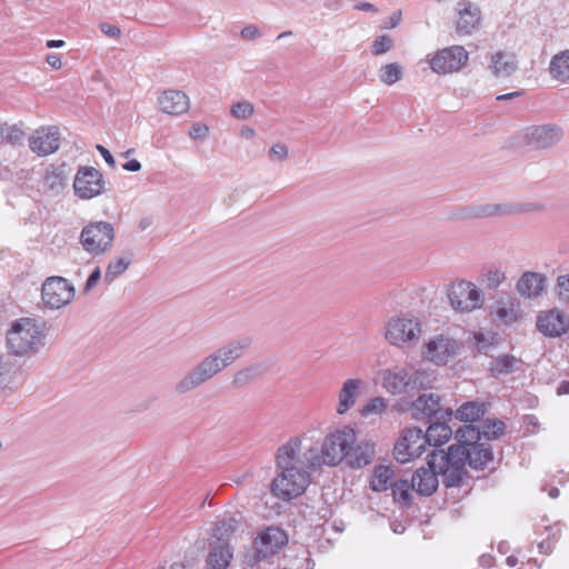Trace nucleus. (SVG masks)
I'll list each match as a JSON object with an SVG mask.
<instances>
[{"label":"nucleus","mask_w":569,"mask_h":569,"mask_svg":"<svg viewBox=\"0 0 569 569\" xmlns=\"http://www.w3.org/2000/svg\"><path fill=\"white\" fill-rule=\"evenodd\" d=\"M24 138L23 130L17 124H3V133L1 139L8 143L17 144L20 143Z\"/></svg>","instance_id":"obj_44"},{"label":"nucleus","mask_w":569,"mask_h":569,"mask_svg":"<svg viewBox=\"0 0 569 569\" xmlns=\"http://www.w3.org/2000/svg\"><path fill=\"white\" fill-rule=\"evenodd\" d=\"M233 553L230 545L219 541H209V551L206 559V569H227Z\"/></svg>","instance_id":"obj_26"},{"label":"nucleus","mask_w":569,"mask_h":569,"mask_svg":"<svg viewBox=\"0 0 569 569\" xmlns=\"http://www.w3.org/2000/svg\"><path fill=\"white\" fill-rule=\"evenodd\" d=\"M46 61L53 69H60L62 66L60 57L56 53L48 54Z\"/></svg>","instance_id":"obj_59"},{"label":"nucleus","mask_w":569,"mask_h":569,"mask_svg":"<svg viewBox=\"0 0 569 569\" xmlns=\"http://www.w3.org/2000/svg\"><path fill=\"white\" fill-rule=\"evenodd\" d=\"M104 187L101 172L93 167H81L74 178L73 189L82 199H91L99 196Z\"/></svg>","instance_id":"obj_16"},{"label":"nucleus","mask_w":569,"mask_h":569,"mask_svg":"<svg viewBox=\"0 0 569 569\" xmlns=\"http://www.w3.org/2000/svg\"><path fill=\"white\" fill-rule=\"evenodd\" d=\"M447 296L450 306L460 312H471L479 309L483 305V296L481 291L470 281L460 280L453 282Z\"/></svg>","instance_id":"obj_10"},{"label":"nucleus","mask_w":569,"mask_h":569,"mask_svg":"<svg viewBox=\"0 0 569 569\" xmlns=\"http://www.w3.org/2000/svg\"><path fill=\"white\" fill-rule=\"evenodd\" d=\"M537 328L543 336L557 338L569 329V319L559 309H551L538 316Z\"/></svg>","instance_id":"obj_19"},{"label":"nucleus","mask_w":569,"mask_h":569,"mask_svg":"<svg viewBox=\"0 0 569 569\" xmlns=\"http://www.w3.org/2000/svg\"><path fill=\"white\" fill-rule=\"evenodd\" d=\"M432 458L443 466L449 463L446 472V487H457L462 481L466 471V463L472 469L483 470L493 460L492 448L489 443H476L472 447L450 446L447 451L440 450ZM435 465V461H432Z\"/></svg>","instance_id":"obj_2"},{"label":"nucleus","mask_w":569,"mask_h":569,"mask_svg":"<svg viewBox=\"0 0 569 569\" xmlns=\"http://www.w3.org/2000/svg\"><path fill=\"white\" fill-rule=\"evenodd\" d=\"M393 47V40L388 34L377 37L371 44V53L373 56H381Z\"/></svg>","instance_id":"obj_45"},{"label":"nucleus","mask_w":569,"mask_h":569,"mask_svg":"<svg viewBox=\"0 0 569 569\" xmlns=\"http://www.w3.org/2000/svg\"><path fill=\"white\" fill-rule=\"evenodd\" d=\"M264 375V367L261 363H251L239 369L232 377V385L236 388H243Z\"/></svg>","instance_id":"obj_31"},{"label":"nucleus","mask_w":569,"mask_h":569,"mask_svg":"<svg viewBox=\"0 0 569 569\" xmlns=\"http://www.w3.org/2000/svg\"><path fill=\"white\" fill-rule=\"evenodd\" d=\"M74 287L63 277H49L41 288L43 305L52 310L69 305L74 298Z\"/></svg>","instance_id":"obj_11"},{"label":"nucleus","mask_w":569,"mask_h":569,"mask_svg":"<svg viewBox=\"0 0 569 569\" xmlns=\"http://www.w3.org/2000/svg\"><path fill=\"white\" fill-rule=\"evenodd\" d=\"M100 30L103 34L109 38L118 39L121 36V30L114 24H110L107 22H102L100 24Z\"/></svg>","instance_id":"obj_56"},{"label":"nucleus","mask_w":569,"mask_h":569,"mask_svg":"<svg viewBox=\"0 0 569 569\" xmlns=\"http://www.w3.org/2000/svg\"><path fill=\"white\" fill-rule=\"evenodd\" d=\"M289 156L288 147L282 142L272 144L269 150V159L271 161H284Z\"/></svg>","instance_id":"obj_50"},{"label":"nucleus","mask_w":569,"mask_h":569,"mask_svg":"<svg viewBox=\"0 0 569 569\" xmlns=\"http://www.w3.org/2000/svg\"><path fill=\"white\" fill-rule=\"evenodd\" d=\"M66 166H49L43 176V184L51 191L60 192L66 183Z\"/></svg>","instance_id":"obj_32"},{"label":"nucleus","mask_w":569,"mask_h":569,"mask_svg":"<svg viewBox=\"0 0 569 569\" xmlns=\"http://www.w3.org/2000/svg\"><path fill=\"white\" fill-rule=\"evenodd\" d=\"M459 17L456 24L457 32L465 36L471 34L480 24V8L470 1H462L459 3Z\"/></svg>","instance_id":"obj_21"},{"label":"nucleus","mask_w":569,"mask_h":569,"mask_svg":"<svg viewBox=\"0 0 569 569\" xmlns=\"http://www.w3.org/2000/svg\"><path fill=\"white\" fill-rule=\"evenodd\" d=\"M251 345L250 337H239L214 349L176 382V392L184 395L203 386L242 358Z\"/></svg>","instance_id":"obj_1"},{"label":"nucleus","mask_w":569,"mask_h":569,"mask_svg":"<svg viewBox=\"0 0 569 569\" xmlns=\"http://www.w3.org/2000/svg\"><path fill=\"white\" fill-rule=\"evenodd\" d=\"M557 295L561 301L569 302V273L557 278Z\"/></svg>","instance_id":"obj_49"},{"label":"nucleus","mask_w":569,"mask_h":569,"mask_svg":"<svg viewBox=\"0 0 569 569\" xmlns=\"http://www.w3.org/2000/svg\"><path fill=\"white\" fill-rule=\"evenodd\" d=\"M468 59L469 54L462 46H451L436 52L429 64L433 72L447 74L459 71Z\"/></svg>","instance_id":"obj_14"},{"label":"nucleus","mask_w":569,"mask_h":569,"mask_svg":"<svg viewBox=\"0 0 569 569\" xmlns=\"http://www.w3.org/2000/svg\"><path fill=\"white\" fill-rule=\"evenodd\" d=\"M518 359L510 355H502L491 360L490 371L495 377L509 375L515 371Z\"/></svg>","instance_id":"obj_39"},{"label":"nucleus","mask_w":569,"mask_h":569,"mask_svg":"<svg viewBox=\"0 0 569 569\" xmlns=\"http://www.w3.org/2000/svg\"><path fill=\"white\" fill-rule=\"evenodd\" d=\"M288 542L287 533L278 527H268L253 540L262 556L276 555Z\"/></svg>","instance_id":"obj_20"},{"label":"nucleus","mask_w":569,"mask_h":569,"mask_svg":"<svg viewBox=\"0 0 569 569\" xmlns=\"http://www.w3.org/2000/svg\"><path fill=\"white\" fill-rule=\"evenodd\" d=\"M562 129L552 123L531 126L525 129L523 139L533 149H548L562 138Z\"/></svg>","instance_id":"obj_17"},{"label":"nucleus","mask_w":569,"mask_h":569,"mask_svg":"<svg viewBox=\"0 0 569 569\" xmlns=\"http://www.w3.org/2000/svg\"><path fill=\"white\" fill-rule=\"evenodd\" d=\"M391 490L396 502L409 507L412 502L411 482L406 479H398L391 483Z\"/></svg>","instance_id":"obj_40"},{"label":"nucleus","mask_w":569,"mask_h":569,"mask_svg":"<svg viewBox=\"0 0 569 569\" xmlns=\"http://www.w3.org/2000/svg\"><path fill=\"white\" fill-rule=\"evenodd\" d=\"M43 328L33 318H20L7 331V347L11 355L23 357L36 353L42 343Z\"/></svg>","instance_id":"obj_4"},{"label":"nucleus","mask_w":569,"mask_h":569,"mask_svg":"<svg viewBox=\"0 0 569 569\" xmlns=\"http://www.w3.org/2000/svg\"><path fill=\"white\" fill-rule=\"evenodd\" d=\"M463 345L460 340L448 335H436L422 347L421 357L436 366H446L455 360L460 353Z\"/></svg>","instance_id":"obj_7"},{"label":"nucleus","mask_w":569,"mask_h":569,"mask_svg":"<svg viewBox=\"0 0 569 569\" xmlns=\"http://www.w3.org/2000/svg\"><path fill=\"white\" fill-rule=\"evenodd\" d=\"M401 20V11L393 12L390 17L389 23L385 28H396Z\"/></svg>","instance_id":"obj_61"},{"label":"nucleus","mask_w":569,"mask_h":569,"mask_svg":"<svg viewBox=\"0 0 569 569\" xmlns=\"http://www.w3.org/2000/svg\"><path fill=\"white\" fill-rule=\"evenodd\" d=\"M505 273L498 269L496 270H489L486 273L485 283L488 289H496L498 288L502 281L505 280Z\"/></svg>","instance_id":"obj_51"},{"label":"nucleus","mask_w":569,"mask_h":569,"mask_svg":"<svg viewBox=\"0 0 569 569\" xmlns=\"http://www.w3.org/2000/svg\"><path fill=\"white\" fill-rule=\"evenodd\" d=\"M356 440L357 436L353 428L343 426L335 429L325 437L320 451L317 448H311V466H338L345 460L348 450L355 445Z\"/></svg>","instance_id":"obj_3"},{"label":"nucleus","mask_w":569,"mask_h":569,"mask_svg":"<svg viewBox=\"0 0 569 569\" xmlns=\"http://www.w3.org/2000/svg\"><path fill=\"white\" fill-rule=\"evenodd\" d=\"M456 439L458 443H456L455 446H463L465 448H469L476 443H480V428L471 423L461 426L456 431Z\"/></svg>","instance_id":"obj_37"},{"label":"nucleus","mask_w":569,"mask_h":569,"mask_svg":"<svg viewBox=\"0 0 569 569\" xmlns=\"http://www.w3.org/2000/svg\"><path fill=\"white\" fill-rule=\"evenodd\" d=\"M387 408V402L382 397L371 398L360 410L362 416L380 413Z\"/></svg>","instance_id":"obj_47"},{"label":"nucleus","mask_w":569,"mask_h":569,"mask_svg":"<svg viewBox=\"0 0 569 569\" xmlns=\"http://www.w3.org/2000/svg\"><path fill=\"white\" fill-rule=\"evenodd\" d=\"M160 109L170 116H179L188 111L189 98L179 90H167L159 98Z\"/></svg>","instance_id":"obj_24"},{"label":"nucleus","mask_w":569,"mask_h":569,"mask_svg":"<svg viewBox=\"0 0 569 569\" xmlns=\"http://www.w3.org/2000/svg\"><path fill=\"white\" fill-rule=\"evenodd\" d=\"M97 150L99 151V153L102 156V158L106 160V162L110 167H114V164H116L114 158L107 148H104L101 144H97Z\"/></svg>","instance_id":"obj_58"},{"label":"nucleus","mask_w":569,"mask_h":569,"mask_svg":"<svg viewBox=\"0 0 569 569\" xmlns=\"http://www.w3.org/2000/svg\"><path fill=\"white\" fill-rule=\"evenodd\" d=\"M506 425L503 421L498 419H487L482 422L480 428L481 437L488 440L498 439L503 435Z\"/></svg>","instance_id":"obj_43"},{"label":"nucleus","mask_w":569,"mask_h":569,"mask_svg":"<svg viewBox=\"0 0 569 569\" xmlns=\"http://www.w3.org/2000/svg\"><path fill=\"white\" fill-rule=\"evenodd\" d=\"M503 212H506V210L500 204H487V206L479 208L477 214L483 216V217H489V216H495V214H499V213H503Z\"/></svg>","instance_id":"obj_55"},{"label":"nucleus","mask_w":569,"mask_h":569,"mask_svg":"<svg viewBox=\"0 0 569 569\" xmlns=\"http://www.w3.org/2000/svg\"><path fill=\"white\" fill-rule=\"evenodd\" d=\"M280 473L273 479L271 485L272 493L282 499L290 500L305 492L310 483L308 469H279Z\"/></svg>","instance_id":"obj_6"},{"label":"nucleus","mask_w":569,"mask_h":569,"mask_svg":"<svg viewBox=\"0 0 569 569\" xmlns=\"http://www.w3.org/2000/svg\"><path fill=\"white\" fill-rule=\"evenodd\" d=\"M476 347L477 350L481 353H488L490 348L492 347V343L485 337L481 332H476L475 336Z\"/></svg>","instance_id":"obj_54"},{"label":"nucleus","mask_w":569,"mask_h":569,"mask_svg":"<svg viewBox=\"0 0 569 569\" xmlns=\"http://www.w3.org/2000/svg\"><path fill=\"white\" fill-rule=\"evenodd\" d=\"M402 67L398 62L382 66L378 73L379 80L387 86H392L398 82L402 78Z\"/></svg>","instance_id":"obj_41"},{"label":"nucleus","mask_w":569,"mask_h":569,"mask_svg":"<svg viewBox=\"0 0 569 569\" xmlns=\"http://www.w3.org/2000/svg\"><path fill=\"white\" fill-rule=\"evenodd\" d=\"M29 147L39 157L54 153L60 147V132L54 126L41 127L29 138Z\"/></svg>","instance_id":"obj_18"},{"label":"nucleus","mask_w":569,"mask_h":569,"mask_svg":"<svg viewBox=\"0 0 569 569\" xmlns=\"http://www.w3.org/2000/svg\"><path fill=\"white\" fill-rule=\"evenodd\" d=\"M393 476V471L388 466H378L373 470V475L370 479V488L373 491L382 492L391 487L390 480Z\"/></svg>","instance_id":"obj_38"},{"label":"nucleus","mask_w":569,"mask_h":569,"mask_svg":"<svg viewBox=\"0 0 569 569\" xmlns=\"http://www.w3.org/2000/svg\"><path fill=\"white\" fill-rule=\"evenodd\" d=\"M382 387L391 395H400L409 390V372L405 368L382 370Z\"/></svg>","instance_id":"obj_23"},{"label":"nucleus","mask_w":569,"mask_h":569,"mask_svg":"<svg viewBox=\"0 0 569 569\" xmlns=\"http://www.w3.org/2000/svg\"><path fill=\"white\" fill-rule=\"evenodd\" d=\"M131 262V254L110 260L104 271L103 282L108 286L111 284L118 277L126 272Z\"/></svg>","instance_id":"obj_35"},{"label":"nucleus","mask_w":569,"mask_h":569,"mask_svg":"<svg viewBox=\"0 0 569 569\" xmlns=\"http://www.w3.org/2000/svg\"><path fill=\"white\" fill-rule=\"evenodd\" d=\"M496 316L503 323H512L520 317V303L507 296L497 301Z\"/></svg>","instance_id":"obj_29"},{"label":"nucleus","mask_w":569,"mask_h":569,"mask_svg":"<svg viewBox=\"0 0 569 569\" xmlns=\"http://www.w3.org/2000/svg\"><path fill=\"white\" fill-rule=\"evenodd\" d=\"M209 133V128L207 124L201 122H194L189 130V136L192 139H204Z\"/></svg>","instance_id":"obj_53"},{"label":"nucleus","mask_w":569,"mask_h":569,"mask_svg":"<svg viewBox=\"0 0 569 569\" xmlns=\"http://www.w3.org/2000/svg\"><path fill=\"white\" fill-rule=\"evenodd\" d=\"M538 548H539L540 553H546V555L550 553L552 550L550 539L548 538V539L541 541L538 545Z\"/></svg>","instance_id":"obj_62"},{"label":"nucleus","mask_w":569,"mask_h":569,"mask_svg":"<svg viewBox=\"0 0 569 569\" xmlns=\"http://www.w3.org/2000/svg\"><path fill=\"white\" fill-rule=\"evenodd\" d=\"M546 277L537 272H525L517 282L518 292L526 298H537L545 290Z\"/></svg>","instance_id":"obj_28"},{"label":"nucleus","mask_w":569,"mask_h":569,"mask_svg":"<svg viewBox=\"0 0 569 569\" xmlns=\"http://www.w3.org/2000/svg\"><path fill=\"white\" fill-rule=\"evenodd\" d=\"M116 238V230L108 221H90L87 223L79 237L82 249L96 257L102 256L111 250Z\"/></svg>","instance_id":"obj_5"},{"label":"nucleus","mask_w":569,"mask_h":569,"mask_svg":"<svg viewBox=\"0 0 569 569\" xmlns=\"http://www.w3.org/2000/svg\"><path fill=\"white\" fill-rule=\"evenodd\" d=\"M411 413L416 419L436 418L437 420H449L453 413L449 407L441 405L439 395L430 392L422 393L411 403Z\"/></svg>","instance_id":"obj_15"},{"label":"nucleus","mask_w":569,"mask_h":569,"mask_svg":"<svg viewBox=\"0 0 569 569\" xmlns=\"http://www.w3.org/2000/svg\"><path fill=\"white\" fill-rule=\"evenodd\" d=\"M123 169L127 171L137 172L141 169V163L138 160L132 159L123 164Z\"/></svg>","instance_id":"obj_60"},{"label":"nucleus","mask_w":569,"mask_h":569,"mask_svg":"<svg viewBox=\"0 0 569 569\" xmlns=\"http://www.w3.org/2000/svg\"><path fill=\"white\" fill-rule=\"evenodd\" d=\"M409 390L431 388L435 381L433 373L426 370H416L409 373Z\"/></svg>","instance_id":"obj_42"},{"label":"nucleus","mask_w":569,"mask_h":569,"mask_svg":"<svg viewBox=\"0 0 569 569\" xmlns=\"http://www.w3.org/2000/svg\"><path fill=\"white\" fill-rule=\"evenodd\" d=\"M557 395H569V381H562L557 388Z\"/></svg>","instance_id":"obj_64"},{"label":"nucleus","mask_w":569,"mask_h":569,"mask_svg":"<svg viewBox=\"0 0 569 569\" xmlns=\"http://www.w3.org/2000/svg\"><path fill=\"white\" fill-rule=\"evenodd\" d=\"M427 439L422 429L418 427L407 428L401 439L395 445L393 456L400 463H406L418 458L426 449Z\"/></svg>","instance_id":"obj_13"},{"label":"nucleus","mask_w":569,"mask_h":569,"mask_svg":"<svg viewBox=\"0 0 569 569\" xmlns=\"http://www.w3.org/2000/svg\"><path fill=\"white\" fill-rule=\"evenodd\" d=\"M241 37L246 40H252L260 37V31L256 26H247L241 30Z\"/></svg>","instance_id":"obj_57"},{"label":"nucleus","mask_w":569,"mask_h":569,"mask_svg":"<svg viewBox=\"0 0 569 569\" xmlns=\"http://www.w3.org/2000/svg\"><path fill=\"white\" fill-rule=\"evenodd\" d=\"M267 559L269 558L267 556H262L254 543H252V547L243 555L242 563L246 568H254L259 562Z\"/></svg>","instance_id":"obj_46"},{"label":"nucleus","mask_w":569,"mask_h":569,"mask_svg":"<svg viewBox=\"0 0 569 569\" xmlns=\"http://www.w3.org/2000/svg\"><path fill=\"white\" fill-rule=\"evenodd\" d=\"M549 72L553 79L561 82L569 80V50L561 51L552 57Z\"/></svg>","instance_id":"obj_34"},{"label":"nucleus","mask_w":569,"mask_h":569,"mask_svg":"<svg viewBox=\"0 0 569 569\" xmlns=\"http://www.w3.org/2000/svg\"><path fill=\"white\" fill-rule=\"evenodd\" d=\"M440 450L435 449L427 456V466L421 467L415 471L411 478V487L412 489L420 496L429 497L438 489L439 481L438 476L441 475L443 477V485L446 486V472L447 468H449V463L445 466L439 461L435 460V465L432 463L433 456Z\"/></svg>","instance_id":"obj_8"},{"label":"nucleus","mask_w":569,"mask_h":569,"mask_svg":"<svg viewBox=\"0 0 569 569\" xmlns=\"http://www.w3.org/2000/svg\"><path fill=\"white\" fill-rule=\"evenodd\" d=\"M301 440L297 437L290 438L280 446L276 453V465L278 469H308L315 470L318 467L311 466V448L301 452Z\"/></svg>","instance_id":"obj_12"},{"label":"nucleus","mask_w":569,"mask_h":569,"mask_svg":"<svg viewBox=\"0 0 569 569\" xmlns=\"http://www.w3.org/2000/svg\"><path fill=\"white\" fill-rule=\"evenodd\" d=\"M253 104L249 101H240L231 107V114L237 119H248L253 113Z\"/></svg>","instance_id":"obj_48"},{"label":"nucleus","mask_w":569,"mask_h":569,"mask_svg":"<svg viewBox=\"0 0 569 569\" xmlns=\"http://www.w3.org/2000/svg\"><path fill=\"white\" fill-rule=\"evenodd\" d=\"M489 69L496 78H508L518 70V60L515 53L497 51L490 56Z\"/></svg>","instance_id":"obj_25"},{"label":"nucleus","mask_w":569,"mask_h":569,"mask_svg":"<svg viewBox=\"0 0 569 569\" xmlns=\"http://www.w3.org/2000/svg\"><path fill=\"white\" fill-rule=\"evenodd\" d=\"M522 93H523V91H513V92H510V93L500 94V96L497 97V100L498 101L511 100L513 98L520 97Z\"/></svg>","instance_id":"obj_63"},{"label":"nucleus","mask_w":569,"mask_h":569,"mask_svg":"<svg viewBox=\"0 0 569 569\" xmlns=\"http://www.w3.org/2000/svg\"><path fill=\"white\" fill-rule=\"evenodd\" d=\"M421 323L415 317H393L386 325V339L396 347L411 346L419 341Z\"/></svg>","instance_id":"obj_9"},{"label":"nucleus","mask_w":569,"mask_h":569,"mask_svg":"<svg viewBox=\"0 0 569 569\" xmlns=\"http://www.w3.org/2000/svg\"><path fill=\"white\" fill-rule=\"evenodd\" d=\"M486 413L485 405L478 401H468L456 411V418L465 422H475Z\"/></svg>","instance_id":"obj_36"},{"label":"nucleus","mask_w":569,"mask_h":569,"mask_svg":"<svg viewBox=\"0 0 569 569\" xmlns=\"http://www.w3.org/2000/svg\"><path fill=\"white\" fill-rule=\"evenodd\" d=\"M446 421L447 420H437L423 431L428 445L438 447L446 443L451 438L452 430Z\"/></svg>","instance_id":"obj_30"},{"label":"nucleus","mask_w":569,"mask_h":569,"mask_svg":"<svg viewBox=\"0 0 569 569\" xmlns=\"http://www.w3.org/2000/svg\"><path fill=\"white\" fill-rule=\"evenodd\" d=\"M238 520L233 517H227L217 521L212 528V536L210 541H219L229 543L231 536L238 527Z\"/></svg>","instance_id":"obj_33"},{"label":"nucleus","mask_w":569,"mask_h":569,"mask_svg":"<svg viewBox=\"0 0 569 569\" xmlns=\"http://www.w3.org/2000/svg\"><path fill=\"white\" fill-rule=\"evenodd\" d=\"M375 445L369 441H360L351 446L345 460L353 469L362 468L372 462L375 458Z\"/></svg>","instance_id":"obj_27"},{"label":"nucleus","mask_w":569,"mask_h":569,"mask_svg":"<svg viewBox=\"0 0 569 569\" xmlns=\"http://www.w3.org/2000/svg\"><path fill=\"white\" fill-rule=\"evenodd\" d=\"M363 382L358 378L347 379L338 393V403L336 407V412L338 415L347 413L357 402V399L360 395V390Z\"/></svg>","instance_id":"obj_22"},{"label":"nucleus","mask_w":569,"mask_h":569,"mask_svg":"<svg viewBox=\"0 0 569 569\" xmlns=\"http://www.w3.org/2000/svg\"><path fill=\"white\" fill-rule=\"evenodd\" d=\"M101 279V269L100 267H96L92 272L90 273V276L88 277L84 286H83V293L84 295H88L89 292L92 291V289L97 286V283L100 281Z\"/></svg>","instance_id":"obj_52"}]
</instances>
